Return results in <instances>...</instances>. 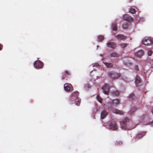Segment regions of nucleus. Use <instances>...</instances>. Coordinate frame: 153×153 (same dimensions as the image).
Listing matches in <instances>:
<instances>
[{
    "label": "nucleus",
    "instance_id": "obj_36",
    "mask_svg": "<svg viewBox=\"0 0 153 153\" xmlns=\"http://www.w3.org/2000/svg\"><path fill=\"white\" fill-rule=\"evenodd\" d=\"M151 111V112L152 113V114H153V108L152 109Z\"/></svg>",
    "mask_w": 153,
    "mask_h": 153
},
{
    "label": "nucleus",
    "instance_id": "obj_5",
    "mask_svg": "<svg viewBox=\"0 0 153 153\" xmlns=\"http://www.w3.org/2000/svg\"><path fill=\"white\" fill-rule=\"evenodd\" d=\"M64 87L65 90L68 92L72 91L73 90V86L70 83H66L65 84Z\"/></svg>",
    "mask_w": 153,
    "mask_h": 153
},
{
    "label": "nucleus",
    "instance_id": "obj_24",
    "mask_svg": "<svg viewBox=\"0 0 153 153\" xmlns=\"http://www.w3.org/2000/svg\"><path fill=\"white\" fill-rule=\"evenodd\" d=\"M144 135L143 134H137L136 136V138L137 139H140Z\"/></svg>",
    "mask_w": 153,
    "mask_h": 153
},
{
    "label": "nucleus",
    "instance_id": "obj_26",
    "mask_svg": "<svg viewBox=\"0 0 153 153\" xmlns=\"http://www.w3.org/2000/svg\"><path fill=\"white\" fill-rule=\"evenodd\" d=\"M104 39V37L102 35L99 36L98 37V41L101 42Z\"/></svg>",
    "mask_w": 153,
    "mask_h": 153
},
{
    "label": "nucleus",
    "instance_id": "obj_12",
    "mask_svg": "<svg viewBox=\"0 0 153 153\" xmlns=\"http://www.w3.org/2000/svg\"><path fill=\"white\" fill-rule=\"evenodd\" d=\"M116 37L118 40H123L126 39L127 37L123 35L119 34L117 35Z\"/></svg>",
    "mask_w": 153,
    "mask_h": 153
},
{
    "label": "nucleus",
    "instance_id": "obj_4",
    "mask_svg": "<svg viewBox=\"0 0 153 153\" xmlns=\"http://www.w3.org/2000/svg\"><path fill=\"white\" fill-rule=\"evenodd\" d=\"M142 43L146 45H149L153 44V40L149 38H145L142 41Z\"/></svg>",
    "mask_w": 153,
    "mask_h": 153
},
{
    "label": "nucleus",
    "instance_id": "obj_27",
    "mask_svg": "<svg viewBox=\"0 0 153 153\" xmlns=\"http://www.w3.org/2000/svg\"><path fill=\"white\" fill-rule=\"evenodd\" d=\"M136 11L135 9L132 8H131L130 9V12L132 14H134L136 13Z\"/></svg>",
    "mask_w": 153,
    "mask_h": 153
},
{
    "label": "nucleus",
    "instance_id": "obj_34",
    "mask_svg": "<svg viewBox=\"0 0 153 153\" xmlns=\"http://www.w3.org/2000/svg\"><path fill=\"white\" fill-rule=\"evenodd\" d=\"M2 47L3 45L0 44V51L2 50Z\"/></svg>",
    "mask_w": 153,
    "mask_h": 153
},
{
    "label": "nucleus",
    "instance_id": "obj_25",
    "mask_svg": "<svg viewBox=\"0 0 153 153\" xmlns=\"http://www.w3.org/2000/svg\"><path fill=\"white\" fill-rule=\"evenodd\" d=\"M97 100L100 103H102V99L100 97L99 95H98L97 96Z\"/></svg>",
    "mask_w": 153,
    "mask_h": 153
},
{
    "label": "nucleus",
    "instance_id": "obj_20",
    "mask_svg": "<svg viewBox=\"0 0 153 153\" xmlns=\"http://www.w3.org/2000/svg\"><path fill=\"white\" fill-rule=\"evenodd\" d=\"M104 64L108 68L112 67L113 66L112 63H107L106 62H103Z\"/></svg>",
    "mask_w": 153,
    "mask_h": 153
},
{
    "label": "nucleus",
    "instance_id": "obj_15",
    "mask_svg": "<svg viewBox=\"0 0 153 153\" xmlns=\"http://www.w3.org/2000/svg\"><path fill=\"white\" fill-rule=\"evenodd\" d=\"M110 56L111 57H118L119 55L117 53L113 52L110 54Z\"/></svg>",
    "mask_w": 153,
    "mask_h": 153
},
{
    "label": "nucleus",
    "instance_id": "obj_1",
    "mask_svg": "<svg viewBox=\"0 0 153 153\" xmlns=\"http://www.w3.org/2000/svg\"><path fill=\"white\" fill-rule=\"evenodd\" d=\"M79 95L78 92L77 91L74 92L72 93L70 99L71 101H75V104L77 106L79 105L81 102V100L78 97Z\"/></svg>",
    "mask_w": 153,
    "mask_h": 153
},
{
    "label": "nucleus",
    "instance_id": "obj_17",
    "mask_svg": "<svg viewBox=\"0 0 153 153\" xmlns=\"http://www.w3.org/2000/svg\"><path fill=\"white\" fill-rule=\"evenodd\" d=\"M129 98L130 101L132 102L133 100H135V97L134 93H131L129 96Z\"/></svg>",
    "mask_w": 153,
    "mask_h": 153
},
{
    "label": "nucleus",
    "instance_id": "obj_7",
    "mask_svg": "<svg viewBox=\"0 0 153 153\" xmlns=\"http://www.w3.org/2000/svg\"><path fill=\"white\" fill-rule=\"evenodd\" d=\"M106 45L107 47L110 48L112 49H115L117 47V44L113 42H107Z\"/></svg>",
    "mask_w": 153,
    "mask_h": 153
},
{
    "label": "nucleus",
    "instance_id": "obj_21",
    "mask_svg": "<svg viewBox=\"0 0 153 153\" xmlns=\"http://www.w3.org/2000/svg\"><path fill=\"white\" fill-rule=\"evenodd\" d=\"M137 110V108L135 107H133L129 111L130 114L131 115L132 114Z\"/></svg>",
    "mask_w": 153,
    "mask_h": 153
},
{
    "label": "nucleus",
    "instance_id": "obj_10",
    "mask_svg": "<svg viewBox=\"0 0 153 153\" xmlns=\"http://www.w3.org/2000/svg\"><path fill=\"white\" fill-rule=\"evenodd\" d=\"M141 79L140 77L138 75H137L135 78V83L136 87L138 86V84L140 83Z\"/></svg>",
    "mask_w": 153,
    "mask_h": 153
},
{
    "label": "nucleus",
    "instance_id": "obj_29",
    "mask_svg": "<svg viewBox=\"0 0 153 153\" xmlns=\"http://www.w3.org/2000/svg\"><path fill=\"white\" fill-rule=\"evenodd\" d=\"M128 26L127 23H126L125 24L123 25V28L124 29H126L128 28Z\"/></svg>",
    "mask_w": 153,
    "mask_h": 153
},
{
    "label": "nucleus",
    "instance_id": "obj_16",
    "mask_svg": "<svg viewBox=\"0 0 153 153\" xmlns=\"http://www.w3.org/2000/svg\"><path fill=\"white\" fill-rule=\"evenodd\" d=\"M113 112L114 113L118 114L120 115H123V112L122 111H120L117 109H115L113 111Z\"/></svg>",
    "mask_w": 153,
    "mask_h": 153
},
{
    "label": "nucleus",
    "instance_id": "obj_30",
    "mask_svg": "<svg viewBox=\"0 0 153 153\" xmlns=\"http://www.w3.org/2000/svg\"><path fill=\"white\" fill-rule=\"evenodd\" d=\"M153 53V52L152 50H150L148 51V55L149 56H151Z\"/></svg>",
    "mask_w": 153,
    "mask_h": 153
},
{
    "label": "nucleus",
    "instance_id": "obj_32",
    "mask_svg": "<svg viewBox=\"0 0 153 153\" xmlns=\"http://www.w3.org/2000/svg\"><path fill=\"white\" fill-rule=\"evenodd\" d=\"M135 69L137 71H138L139 70V68H138V66L137 65H136L134 67Z\"/></svg>",
    "mask_w": 153,
    "mask_h": 153
},
{
    "label": "nucleus",
    "instance_id": "obj_37",
    "mask_svg": "<svg viewBox=\"0 0 153 153\" xmlns=\"http://www.w3.org/2000/svg\"><path fill=\"white\" fill-rule=\"evenodd\" d=\"M132 1V0H129V2H131Z\"/></svg>",
    "mask_w": 153,
    "mask_h": 153
},
{
    "label": "nucleus",
    "instance_id": "obj_22",
    "mask_svg": "<svg viewBox=\"0 0 153 153\" xmlns=\"http://www.w3.org/2000/svg\"><path fill=\"white\" fill-rule=\"evenodd\" d=\"M119 94V92L118 91H115L112 92V95L113 96H118Z\"/></svg>",
    "mask_w": 153,
    "mask_h": 153
},
{
    "label": "nucleus",
    "instance_id": "obj_13",
    "mask_svg": "<svg viewBox=\"0 0 153 153\" xmlns=\"http://www.w3.org/2000/svg\"><path fill=\"white\" fill-rule=\"evenodd\" d=\"M110 128L113 130H116L117 128V126L115 122H112L110 125Z\"/></svg>",
    "mask_w": 153,
    "mask_h": 153
},
{
    "label": "nucleus",
    "instance_id": "obj_2",
    "mask_svg": "<svg viewBox=\"0 0 153 153\" xmlns=\"http://www.w3.org/2000/svg\"><path fill=\"white\" fill-rule=\"evenodd\" d=\"M129 119L127 118L124 119L122 121V123L121 124V128L123 129L131 130L133 129L134 127L130 128L129 126L130 123H128Z\"/></svg>",
    "mask_w": 153,
    "mask_h": 153
},
{
    "label": "nucleus",
    "instance_id": "obj_35",
    "mask_svg": "<svg viewBox=\"0 0 153 153\" xmlns=\"http://www.w3.org/2000/svg\"><path fill=\"white\" fill-rule=\"evenodd\" d=\"M65 79V76L64 75H63L62 76V79Z\"/></svg>",
    "mask_w": 153,
    "mask_h": 153
},
{
    "label": "nucleus",
    "instance_id": "obj_3",
    "mask_svg": "<svg viewBox=\"0 0 153 153\" xmlns=\"http://www.w3.org/2000/svg\"><path fill=\"white\" fill-rule=\"evenodd\" d=\"M108 75L111 79H116L120 76V73L114 71H110L108 73Z\"/></svg>",
    "mask_w": 153,
    "mask_h": 153
},
{
    "label": "nucleus",
    "instance_id": "obj_33",
    "mask_svg": "<svg viewBox=\"0 0 153 153\" xmlns=\"http://www.w3.org/2000/svg\"><path fill=\"white\" fill-rule=\"evenodd\" d=\"M93 67L97 66H99L98 64L97 63H95V64H93Z\"/></svg>",
    "mask_w": 153,
    "mask_h": 153
},
{
    "label": "nucleus",
    "instance_id": "obj_23",
    "mask_svg": "<svg viewBox=\"0 0 153 153\" xmlns=\"http://www.w3.org/2000/svg\"><path fill=\"white\" fill-rule=\"evenodd\" d=\"M128 44L127 43H121L120 44V46L121 48H124L126 47Z\"/></svg>",
    "mask_w": 153,
    "mask_h": 153
},
{
    "label": "nucleus",
    "instance_id": "obj_6",
    "mask_svg": "<svg viewBox=\"0 0 153 153\" xmlns=\"http://www.w3.org/2000/svg\"><path fill=\"white\" fill-rule=\"evenodd\" d=\"M43 63L41 61L38 60L36 61L34 63V66L37 68H42Z\"/></svg>",
    "mask_w": 153,
    "mask_h": 153
},
{
    "label": "nucleus",
    "instance_id": "obj_28",
    "mask_svg": "<svg viewBox=\"0 0 153 153\" xmlns=\"http://www.w3.org/2000/svg\"><path fill=\"white\" fill-rule=\"evenodd\" d=\"M123 143L120 141H116L115 143V145L117 146L120 145L122 144Z\"/></svg>",
    "mask_w": 153,
    "mask_h": 153
},
{
    "label": "nucleus",
    "instance_id": "obj_38",
    "mask_svg": "<svg viewBox=\"0 0 153 153\" xmlns=\"http://www.w3.org/2000/svg\"><path fill=\"white\" fill-rule=\"evenodd\" d=\"M151 123H152V124L153 125V120L152 121Z\"/></svg>",
    "mask_w": 153,
    "mask_h": 153
},
{
    "label": "nucleus",
    "instance_id": "obj_9",
    "mask_svg": "<svg viewBox=\"0 0 153 153\" xmlns=\"http://www.w3.org/2000/svg\"><path fill=\"white\" fill-rule=\"evenodd\" d=\"M123 19L124 20L129 21H132L133 20L132 17L127 14L125 15L124 16Z\"/></svg>",
    "mask_w": 153,
    "mask_h": 153
},
{
    "label": "nucleus",
    "instance_id": "obj_31",
    "mask_svg": "<svg viewBox=\"0 0 153 153\" xmlns=\"http://www.w3.org/2000/svg\"><path fill=\"white\" fill-rule=\"evenodd\" d=\"M64 74L65 75H70V73L67 71H65Z\"/></svg>",
    "mask_w": 153,
    "mask_h": 153
},
{
    "label": "nucleus",
    "instance_id": "obj_18",
    "mask_svg": "<svg viewBox=\"0 0 153 153\" xmlns=\"http://www.w3.org/2000/svg\"><path fill=\"white\" fill-rule=\"evenodd\" d=\"M120 100L118 99L113 100L112 101V104L114 105H116L119 104Z\"/></svg>",
    "mask_w": 153,
    "mask_h": 153
},
{
    "label": "nucleus",
    "instance_id": "obj_19",
    "mask_svg": "<svg viewBox=\"0 0 153 153\" xmlns=\"http://www.w3.org/2000/svg\"><path fill=\"white\" fill-rule=\"evenodd\" d=\"M112 28L113 30L117 31V27L116 25V23H113L112 25Z\"/></svg>",
    "mask_w": 153,
    "mask_h": 153
},
{
    "label": "nucleus",
    "instance_id": "obj_14",
    "mask_svg": "<svg viewBox=\"0 0 153 153\" xmlns=\"http://www.w3.org/2000/svg\"><path fill=\"white\" fill-rule=\"evenodd\" d=\"M143 51L142 50H140L135 53V55L136 56L139 57H140L143 55Z\"/></svg>",
    "mask_w": 153,
    "mask_h": 153
},
{
    "label": "nucleus",
    "instance_id": "obj_11",
    "mask_svg": "<svg viewBox=\"0 0 153 153\" xmlns=\"http://www.w3.org/2000/svg\"><path fill=\"white\" fill-rule=\"evenodd\" d=\"M108 113L105 110H104L101 112V117L102 119H104L108 114Z\"/></svg>",
    "mask_w": 153,
    "mask_h": 153
},
{
    "label": "nucleus",
    "instance_id": "obj_8",
    "mask_svg": "<svg viewBox=\"0 0 153 153\" xmlns=\"http://www.w3.org/2000/svg\"><path fill=\"white\" fill-rule=\"evenodd\" d=\"M102 89L103 93L106 94H108L109 91V86L107 84H105L103 86Z\"/></svg>",
    "mask_w": 153,
    "mask_h": 153
}]
</instances>
